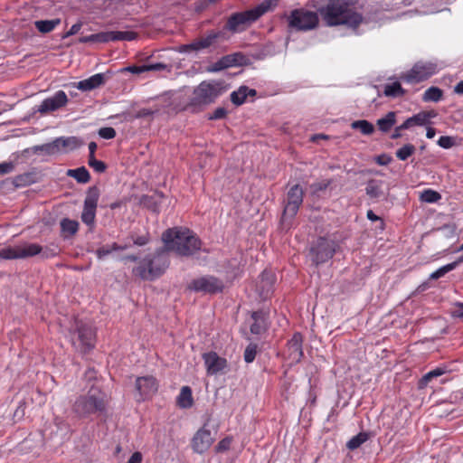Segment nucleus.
I'll use <instances>...</instances> for the list:
<instances>
[{"label":"nucleus","mask_w":463,"mask_h":463,"mask_svg":"<svg viewBox=\"0 0 463 463\" xmlns=\"http://www.w3.org/2000/svg\"><path fill=\"white\" fill-rule=\"evenodd\" d=\"M239 58H241V53H233L229 54L226 56H223L217 63L216 65L219 66V69H225L229 67H232L239 64Z\"/></svg>","instance_id":"nucleus-42"},{"label":"nucleus","mask_w":463,"mask_h":463,"mask_svg":"<svg viewBox=\"0 0 463 463\" xmlns=\"http://www.w3.org/2000/svg\"><path fill=\"white\" fill-rule=\"evenodd\" d=\"M271 0H265L251 9L233 13L228 18L223 29L233 33L243 32L251 24L255 23L263 14L269 12L271 8Z\"/></svg>","instance_id":"nucleus-5"},{"label":"nucleus","mask_w":463,"mask_h":463,"mask_svg":"<svg viewBox=\"0 0 463 463\" xmlns=\"http://www.w3.org/2000/svg\"><path fill=\"white\" fill-rule=\"evenodd\" d=\"M106 80L107 78L104 73H97L86 80L77 82L76 87L81 91H90L104 85Z\"/></svg>","instance_id":"nucleus-25"},{"label":"nucleus","mask_w":463,"mask_h":463,"mask_svg":"<svg viewBox=\"0 0 463 463\" xmlns=\"http://www.w3.org/2000/svg\"><path fill=\"white\" fill-rule=\"evenodd\" d=\"M158 382L152 375L140 376L135 382V400L142 402L151 399L158 390Z\"/></svg>","instance_id":"nucleus-12"},{"label":"nucleus","mask_w":463,"mask_h":463,"mask_svg":"<svg viewBox=\"0 0 463 463\" xmlns=\"http://www.w3.org/2000/svg\"><path fill=\"white\" fill-rule=\"evenodd\" d=\"M351 128L355 130H359L365 136L372 135L375 128L374 126L366 119L355 120L351 123Z\"/></svg>","instance_id":"nucleus-37"},{"label":"nucleus","mask_w":463,"mask_h":463,"mask_svg":"<svg viewBox=\"0 0 463 463\" xmlns=\"http://www.w3.org/2000/svg\"><path fill=\"white\" fill-rule=\"evenodd\" d=\"M170 265L169 251L166 247L156 249L153 253L147 254L136 266L132 273L143 280L153 281L161 277Z\"/></svg>","instance_id":"nucleus-3"},{"label":"nucleus","mask_w":463,"mask_h":463,"mask_svg":"<svg viewBox=\"0 0 463 463\" xmlns=\"http://www.w3.org/2000/svg\"><path fill=\"white\" fill-rule=\"evenodd\" d=\"M252 324L250 326V333L261 335L268 329V313L264 310H257L251 313Z\"/></svg>","instance_id":"nucleus-24"},{"label":"nucleus","mask_w":463,"mask_h":463,"mask_svg":"<svg viewBox=\"0 0 463 463\" xmlns=\"http://www.w3.org/2000/svg\"><path fill=\"white\" fill-rule=\"evenodd\" d=\"M166 65L161 62L152 63V64H144L140 66L132 65L128 66L122 69V71H128L134 74H141L146 71H158L165 70Z\"/></svg>","instance_id":"nucleus-30"},{"label":"nucleus","mask_w":463,"mask_h":463,"mask_svg":"<svg viewBox=\"0 0 463 463\" xmlns=\"http://www.w3.org/2000/svg\"><path fill=\"white\" fill-rule=\"evenodd\" d=\"M116 130L111 127L101 128L99 130V135L104 139H112L116 137Z\"/></svg>","instance_id":"nucleus-55"},{"label":"nucleus","mask_w":463,"mask_h":463,"mask_svg":"<svg viewBox=\"0 0 463 463\" xmlns=\"http://www.w3.org/2000/svg\"><path fill=\"white\" fill-rule=\"evenodd\" d=\"M446 373V370L441 367H437L434 370L430 371L422 376L420 381V386H427L434 378L439 377Z\"/></svg>","instance_id":"nucleus-45"},{"label":"nucleus","mask_w":463,"mask_h":463,"mask_svg":"<svg viewBox=\"0 0 463 463\" xmlns=\"http://www.w3.org/2000/svg\"><path fill=\"white\" fill-rule=\"evenodd\" d=\"M437 116L436 112L430 111H420L411 118H408L402 125L400 128L410 129L413 127H422L430 124V119Z\"/></svg>","instance_id":"nucleus-23"},{"label":"nucleus","mask_w":463,"mask_h":463,"mask_svg":"<svg viewBox=\"0 0 463 463\" xmlns=\"http://www.w3.org/2000/svg\"><path fill=\"white\" fill-rule=\"evenodd\" d=\"M415 150L414 145L406 144L396 151L395 156L399 160L405 161L414 154Z\"/></svg>","instance_id":"nucleus-46"},{"label":"nucleus","mask_w":463,"mask_h":463,"mask_svg":"<svg viewBox=\"0 0 463 463\" xmlns=\"http://www.w3.org/2000/svg\"><path fill=\"white\" fill-rule=\"evenodd\" d=\"M438 72V66L431 61H418L401 79L407 83H419L430 78Z\"/></svg>","instance_id":"nucleus-9"},{"label":"nucleus","mask_w":463,"mask_h":463,"mask_svg":"<svg viewBox=\"0 0 463 463\" xmlns=\"http://www.w3.org/2000/svg\"><path fill=\"white\" fill-rule=\"evenodd\" d=\"M165 195L162 192H155L153 194H145L141 197L140 203L154 213H159L160 205Z\"/></svg>","instance_id":"nucleus-26"},{"label":"nucleus","mask_w":463,"mask_h":463,"mask_svg":"<svg viewBox=\"0 0 463 463\" xmlns=\"http://www.w3.org/2000/svg\"><path fill=\"white\" fill-rule=\"evenodd\" d=\"M349 0H328L317 12L328 26L345 24L356 28L363 21L362 14L354 11Z\"/></svg>","instance_id":"nucleus-2"},{"label":"nucleus","mask_w":463,"mask_h":463,"mask_svg":"<svg viewBox=\"0 0 463 463\" xmlns=\"http://www.w3.org/2000/svg\"><path fill=\"white\" fill-rule=\"evenodd\" d=\"M67 175L74 178L80 184H87L90 180V175L85 166H80L75 169H69Z\"/></svg>","instance_id":"nucleus-34"},{"label":"nucleus","mask_w":463,"mask_h":463,"mask_svg":"<svg viewBox=\"0 0 463 463\" xmlns=\"http://www.w3.org/2000/svg\"><path fill=\"white\" fill-rule=\"evenodd\" d=\"M303 335L299 332L294 333L292 337L287 343L285 351V358L290 362L291 364H298L303 355Z\"/></svg>","instance_id":"nucleus-18"},{"label":"nucleus","mask_w":463,"mask_h":463,"mask_svg":"<svg viewBox=\"0 0 463 463\" xmlns=\"http://www.w3.org/2000/svg\"><path fill=\"white\" fill-rule=\"evenodd\" d=\"M257 348L258 346L256 344H250L245 348L243 357L247 364L252 363L255 360Z\"/></svg>","instance_id":"nucleus-50"},{"label":"nucleus","mask_w":463,"mask_h":463,"mask_svg":"<svg viewBox=\"0 0 463 463\" xmlns=\"http://www.w3.org/2000/svg\"><path fill=\"white\" fill-rule=\"evenodd\" d=\"M71 340L77 350L86 354L95 347L96 332L90 325L76 321Z\"/></svg>","instance_id":"nucleus-8"},{"label":"nucleus","mask_w":463,"mask_h":463,"mask_svg":"<svg viewBox=\"0 0 463 463\" xmlns=\"http://www.w3.org/2000/svg\"><path fill=\"white\" fill-rule=\"evenodd\" d=\"M222 94L220 84L215 82L203 81L193 91L190 101L185 105L184 110L191 113H197L203 110L207 105L213 103Z\"/></svg>","instance_id":"nucleus-6"},{"label":"nucleus","mask_w":463,"mask_h":463,"mask_svg":"<svg viewBox=\"0 0 463 463\" xmlns=\"http://www.w3.org/2000/svg\"><path fill=\"white\" fill-rule=\"evenodd\" d=\"M82 26L80 22L74 24L71 29L63 35V38H67L69 36L74 35L79 33Z\"/></svg>","instance_id":"nucleus-59"},{"label":"nucleus","mask_w":463,"mask_h":463,"mask_svg":"<svg viewBox=\"0 0 463 463\" xmlns=\"http://www.w3.org/2000/svg\"><path fill=\"white\" fill-rule=\"evenodd\" d=\"M149 241V237L147 235L137 236L133 240L135 245L137 246H145Z\"/></svg>","instance_id":"nucleus-61"},{"label":"nucleus","mask_w":463,"mask_h":463,"mask_svg":"<svg viewBox=\"0 0 463 463\" xmlns=\"http://www.w3.org/2000/svg\"><path fill=\"white\" fill-rule=\"evenodd\" d=\"M440 198V194L432 189H426L420 195V201L428 203H437Z\"/></svg>","instance_id":"nucleus-48"},{"label":"nucleus","mask_w":463,"mask_h":463,"mask_svg":"<svg viewBox=\"0 0 463 463\" xmlns=\"http://www.w3.org/2000/svg\"><path fill=\"white\" fill-rule=\"evenodd\" d=\"M99 198V190L96 185L89 187L81 213V221L88 226H93Z\"/></svg>","instance_id":"nucleus-14"},{"label":"nucleus","mask_w":463,"mask_h":463,"mask_svg":"<svg viewBox=\"0 0 463 463\" xmlns=\"http://www.w3.org/2000/svg\"><path fill=\"white\" fill-rule=\"evenodd\" d=\"M396 124V112L389 111L384 117L378 118L376 126L383 133H388Z\"/></svg>","instance_id":"nucleus-31"},{"label":"nucleus","mask_w":463,"mask_h":463,"mask_svg":"<svg viewBox=\"0 0 463 463\" xmlns=\"http://www.w3.org/2000/svg\"><path fill=\"white\" fill-rule=\"evenodd\" d=\"M223 288L224 284L222 280L210 275L194 279L188 285V289L192 291L210 295L221 293Z\"/></svg>","instance_id":"nucleus-11"},{"label":"nucleus","mask_w":463,"mask_h":463,"mask_svg":"<svg viewBox=\"0 0 463 463\" xmlns=\"http://www.w3.org/2000/svg\"><path fill=\"white\" fill-rule=\"evenodd\" d=\"M47 440H54L57 445H62L71 439L72 430L70 424L61 417H54L53 422L49 426Z\"/></svg>","instance_id":"nucleus-13"},{"label":"nucleus","mask_w":463,"mask_h":463,"mask_svg":"<svg viewBox=\"0 0 463 463\" xmlns=\"http://www.w3.org/2000/svg\"><path fill=\"white\" fill-rule=\"evenodd\" d=\"M88 164L97 173H103L107 169L106 164L100 160L96 159L95 156H89Z\"/></svg>","instance_id":"nucleus-51"},{"label":"nucleus","mask_w":463,"mask_h":463,"mask_svg":"<svg viewBox=\"0 0 463 463\" xmlns=\"http://www.w3.org/2000/svg\"><path fill=\"white\" fill-rule=\"evenodd\" d=\"M194 404L192 389L189 386H183L177 397V405L183 409L191 408Z\"/></svg>","instance_id":"nucleus-32"},{"label":"nucleus","mask_w":463,"mask_h":463,"mask_svg":"<svg viewBox=\"0 0 463 463\" xmlns=\"http://www.w3.org/2000/svg\"><path fill=\"white\" fill-rule=\"evenodd\" d=\"M36 252V247L32 246L31 249L28 248V243H25L22 246H7L0 249V259L2 260H17V259H26L30 257H33V254Z\"/></svg>","instance_id":"nucleus-21"},{"label":"nucleus","mask_w":463,"mask_h":463,"mask_svg":"<svg viewBox=\"0 0 463 463\" xmlns=\"http://www.w3.org/2000/svg\"><path fill=\"white\" fill-rule=\"evenodd\" d=\"M14 169V164L13 162H3L0 163V175L9 174Z\"/></svg>","instance_id":"nucleus-58"},{"label":"nucleus","mask_w":463,"mask_h":463,"mask_svg":"<svg viewBox=\"0 0 463 463\" xmlns=\"http://www.w3.org/2000/svg\"><path fill=\"white\" fill-rule=\"evenodd\" d=\"M79 42L80 43H109V37H108V32H100L98 33L82 36L79 39Z\"/></svg>","instance_id":"nucleus-43"},{"label":"nucleus","mask_w":463,"mask_h":463,"mask_svg":"<svg viewBox=\"0 0 463 463\" xmlns=\"http://www.w3.org/2000/svg\"><path fill=\"white\" fill-rule=\"evenodd\" d=\"M318 24V15L311 11L294 10L289 16V25L298 30H311Z\"/></svg>","instance_id":"nucleus-15"},{"label":"nucleus","mask_w":463,"mask_h":463,"mask_svg":"<svg viewBox=\"0 0 463 463\" xmlns=\"http://www.w3.org/2000/svg\"><path fill=\"white\" fill-rule=\"evenodd\" d=\"M438 145L445 149H449L455 145V139L452 137L441 136L438 140Z\"/></svg>","instance_id":"nucleus-54"},{"label":"nucleus","mask_w":463,"mask_h":463,"mask_svg":"<svg viewBox=\"0 0 463 463\" xmlns=\"http://www.w3.org/2000/svg\"><path fill=\"white\" fill-rule=\"evenodd\" d=\"M214 438L210 430L206 429L204 424L192 439V449L195 453H204L213 443Z\"/></svg>","instance_id":"nucleus-20"},{"label":"nucleus","mask_w":463,"mask_h":463,"mask_svg":"<svg viewBox=\"0 0 463 463\" xmlns=\"http://www.w3.org/2000/svg\"><path fill=\"white\" fill-rule=\"evenodd\" d=\"M452 270H453V265H449V263L447 265L440 267L434 272H432L430 275V279H438L445 276L448 272L452 271Z\"/></svg>","instance_id":"nucleus-52"},{"label":"nucleus","mask_w":463,"mask_h":463,"mask_svg":"<svg viewBox=\"0 0 463 463\" xmlns=\"http://www.w3.org/2000/svg\"><path fill=\"white\" fill-rule=\"evenodd\" d=\"M203 359L210 375L217 374L222 372L228 365L227 360L219 356L215 352L204 353Z\"/></svg>","instance_id":"nucleus-22"},{"label":"nucleus","mask_w":463,"mask_h":463,"mask_svg":"<svg viewBox=\"0 0 463 463\" xmlns=\"http://www.w3.org/2000/svg\"><path fill=\"white\" fill-rule=\"evenodd\" d=\"M61 24V19L39 20L34 23L36 29L43 33H47L54 30Z\"/></svg>","instance_id":"nucleus-38"},{"label":"nucleus","mask_w":463,"mask_h":463,"mask_svg":"<svg viewBox=\"0 0 463 463\" xmlns=\"http://www.w3.org/2000/svg\"><path fill=\"white\" fill-rule=\"evenodd\" d=\"M32 246L36 247V252L33 254V256L40 255L42 259H51L60 253L59 246L54 243H51L44 247L37 243H28V248L31 249Z\"/></svg>","instance_id":"nucleus-29"},{"label":"nucleus","mask_w":463,"mask_h":463,"mask_svg":"<svg viewBox=\"0 0 463 463\" xmlns=\"http://www.w3.org/2000/svg\"><path fill=\"white\" fill-rule=\"evenodd\" d=\"M227 115V110L224 108H217L211 115L208 116L209 120H217L224 118Z\"/></svg>","instance_id":"nucleus-56"},{"label":"nucleus","mask_w":463,"mask_h":463,"mask_svg":"<svg viewBox=\"0 0 463 463\" xmlns=\"http://www.w3.org/2000/svg\"><path fill=\"white\" fill-rule=\"evenodd\" d=\"M257 91L254 89H250L247 86H241L237 90H234L231 93V101L236 105L241 106L245 101L247 97H254L256 96Z\"/></svg>","instance_id":"nucleus-27"},{"label":"nucleus","mask_w":463,"mask_h":463,"mask_svg":"<svg viewBox=\"0 0 463 463\" xmlns=\"http://www.w3.org/2000/svg\"><path fill=\"white\" fill-rule=\"evenodd\" d=\"M232 441V439L231 437H225L224 439L220 440L215 447L216 452L221 453L229 450Z\"/></svg>","instance_id":"nucleus-53"},{"label":"nucleus","mask_w":463,"mask_h":463,"mask_svg":"<svg viewBox=\"0 0 463 463\" xmlns=\"http://www.w3.org/2000/svg\"><path fill=\"white\" fill-rule=\"evenodd\" d=\"M67 103L68 98L66 93L63 90H58L52 97L43 99L41 105L33 109L34 111L44 115L60 109L66 106Z\"/></svg>","instance_id":"nucleus-17"},{"label":"nucleus","mask_w":463,"mask_h":463,"mask_svg":"<svg viewBox=\"0 0 463 463\" xmlns=\"http://www.w3.org/2000/svg\"><path fill=\"white\" fill-rule=\"evenodd\" d=\"M368 439L369 434L367 432H359L346 443V447L350 450H354L363 445Z\"/></svg>","instance_id":"nucleus-44"},{"label":"nucleus","mask_w":463,"mask_h":463,"mask_svg":"<svg viewBox=\"0 0 463 463\" xmlns=\"http://www.w3.org/2000/svg\"><path fill=\"white\" fill-rule=\"evenodd\" d=\"M383 181L372 179L368 182L365 191L371 198H379L383 194Z\"/></svg>","instance_id":"nucleus-41"},{"label":"nucleus","mask_w":463,"mask_h":463,"mask_svg":"<svg viewBox=\"0 0 463 463\" xmlns=\"http://www.w3.org/2000/svg\"><path fill=\"white\" fill-rule=\"evenodd\" d=\"M304 198V192L299 184H295L287 193L284 202V209L280 218V225L283 230H289L297 215Z\"/></svg>","instance_id":"nucleus-7"},{"label":"nucleus","mask_w":463,"mask_h":463,"mask_svg":"<svg viewBox=\"0 0 463 463\" xmlns=\"http://www.w3.org/2000/svg\"><path fill=\"white\" fill-rule=\"evenodd\" d=\"M451 316L455 318L463 319V302H455Z\"/></svg>","instance_id":"nucleus-57"},{"label":"nucleus","mask_w":463,"mask_h":463,"mask_svg":"<svg viewBox=\"0 0 463 463\" xmlns=\"http://www.w3.org/2000/svg\"><path fill=\"white\" fill-rule=\"evenodd\" d=\"M109 42L116 41H134L137 38V33L132 31H108Z\"/></svg>","instance_id":"nucleus-33"},{"label":"nucleus","mask_w":463,"mask_h":463,"mask_svg":"<svg viewBox=\"0 0 463 463\" xmlns=\"http://www.w3.org/2000/svg\"><path fill=\"white\" fill-rule=\"evenodd\" d=\"M142 454L138 451L134 452L127 463H141L142 462Z\"/></svg>","instance_id":"nucleus-62"},{"label":"nucleus","mask_w":463,"mask_h":463,"mask_svg":"<svg viewBox=\"0 0 463 463\" xmlns=\"http://www.w3.org/2000/svg\"><path fill=\"white\" fill-rule=\"evenodd\" d=\"M406 128H400V126L396 127L394 128V131L392 132V134L391 135V138L392 139H397V138H400L402 137V130H405Z\"/></svg>","instance_id":"nucleus-63"},{"label":"nucleus","mask_w":463,"mask_h":463,"mask_svg":"<svg viewBox=\"0 0 463 463\" xmlns=\"http://www.w3.org/2000/svg\"><path fill=\"white\" fill-rule=\"evenodd\" d=\"M331 184L330 179L311 184L309 186L311 196H319L320 193L326 191Z\"/></svg>","instance_id":"nucleus-47"},{"label":"nucleus","mask_w":463,"mask_h":463,"mask_svg":"<svg viewBox=\"0 0 463 463\" xmlns=\"http://www.w3.org/2000/svg\"><path fill=\"white\" fill-rule=\"evenodd\" d=\"M37 150H40L46 155H55L60 153L59 145L56 138L50 143H46L38 146Z\"/></svg>","instance_id":"nucleus-49"},{"label":"nucleus","mask_w":463,"mask_h":463,"mask_svg":"<svg viewBox=\"0 0 463 463\" xmlns=\"http://www.w3.org/2000/svg\"><path fill=\"white\" fill-rule=\"evenodd\" d=\"M383 94L386 97L392 98L402 97L405 94V90L402 87L400 82L395 81L384 86Z\"/></svg>","instance_id":"nucleus-39"},{"label":"nucleus","mask_w":463,"mask_h":463,"mask_svg":"<svg viewBox=\"0 0 463 463\" xmlns=\"http://www.w3.org/2000/svg\"><path fill=\"white\" fill-rule=\"evenodd\" d=\"M61 230L65 238L72 236L79 230V222L75 220L64 218L61 221Z\"/></svg>","instance_id":"nucleus-35"},{"label":"nucleus","mask_w":463,"mask_h":463,"mask_svg":"<svg viewBox=\"0 0 463 463\" xmlns=\"http://www.w3.org/2000/svg\"><path fill=\"white\" fill-rule=\"evenodd\" d=\"M392 161L391 156L383 154L375 158V162L380 165H387Z\"/></svg>","instance_id":"nucleus-60"},{"label":"nucleus","mask_w":463,"mask_h":463,"mask_svg":"<svg viewBox=\"0 0 463 463\" xmlns=\"http://www.w3.org/2000/svg\"><path fill=\"white\" fill-rule=\"evenodd\" d=\"M128 249L127 245H119L117 242H113L111 245H104L96 250L95 254L99 260H103L112 251L124 250Z\"/></svg>","instance_id":"nucleus-36"},{"label":"nucleus","mask_w":463,"mask_h":463,"mask_svg":"<svg viewBox=\"0 0 463 463\" xmlns=\"http://www.w3.org/2000/svg\"><path fill=\"white\" fill-rule=\"evenodd\" d=\"M107 404L106 393L99 387L91 386L86 394L75 400L72 411L80 418H89L104 413Z\"/></svg>","instance_id":"nucleus-4"},{"label":"nucleus","mask_w":463,"mask_h":463,"mask_svg":"<svg viewBox=\"0 0 463 463\" xmlns=\"http://www.w3.org/2000/svg\"><path fill=\"white\" fill-rule=\"evenodd\" d=\"M335 252V241L324 237H319L316 241H314L309 250L311 260L316 265L328 261L333 258Z\"/></svg>","instance_id":"nucleus-10"},{"label":"nucleus","mask_w":463,"mask_h":463,"mask_svg":"<svg viewBox=\"0 0 463 463\" xmlns=\"http://www.w3.org/2000/svg\"><path fill=\"white\" fill-rule=\"evenodd\" d=\"M443 97V91L439 87H430L427 89L422 95V100L424 102H438Z\"/></svg>","instance_id":"nucleus-40"},{"label":"nucleus","mask_w":463,"mask_h":463,"mask_svg":"<svg viewBox=\"0 0 463 463\" xmlns=\"http://www.w3.org/2000/svg\"><path fill=\"white\" fill-rule=\"evenodd\" d=\"M60 152H68L80 147L84 142L77 137H60L56 138Z\"/></svg>","instance_id":"nucleus-28"},{"label":"nucleus","mask_w":463,"mask_h":463,"mask_svg":"<svg viewBox=\"0 0 463 463\" xmlns=\"http://www.w3.org/2000/svg\"><path fill=\"white\" fill-rule=\"evenodd\" d=\"M224 36V32L212 30L208 32L205 37L197 38L190 43L183 44L179 47L180 52H200L211 47L219 38Z\"/></svg>","instance_id":"nucleus-16"},{"label":"nucleus","mask_w":463,"mask_h":463,"mask_svg":"<svg viewBox=\"0 0 463 463\" xmlns=\"http://www.w3.org/2000/svg\"><path fill=\"white\" fill-rule=\"evenodd\" d=\"M162 241L168 250L180 257H192L202 249L201 239L190 229L169 228L162 233Z\"/></svg>","instance_id":"nucleus-1"},{"label":"nucleus","mask_w":463,"mask_h":463,"mask_svg":"<svg viewBox=\"0 0 463 463\" xmlns=\"http://www.w3.org/2000/svg\"><path fill=\"white\" fill-rule=\"evenodd\" d=\"M276 283V275L269 269H264L260 275L259 280L256 285V291L262 300L270 298L274 290Z\"/></svg>","instance_id":"nucleus-19"},{"label":"nucleus","mask_w":463,"mask_h":463,"mask_svg":"<svg viewBox=\"0 0 463 463\" xmlns=\"http://www.w3.org/2000/svg\"><path fill=\"white\" fill-rule=\"evenodd\" d=\"M97 144L95 142H90L89 144V156H95V152L97 150Z\"/></svg>","instance_id":"nucleus-64"}]
</instances>
